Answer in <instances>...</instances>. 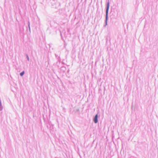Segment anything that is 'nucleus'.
<instances>
[{
  "label": "nucleus",
  "mask_w": 158,
  "mask_h": 158,
  "mask_svg": "<svg viewBox=\"0 0 158 158\" xmlns=\"http://www.w3.org/2000/svg\"><path fill=\"white\" fill-rule=\"evenodd\" d=\"M109 2H108L107 4V8L106 9V19H107L108 18V12L109 9Z\"/></svg>",
  "instance_id": "nucleus-1"
},
{
  "label": "nucleus",
  "mask_w": 158,
  "mask_h": 158,
  "mask_svg": "<svg viewBox=\"0 0 158 158\" xmlns=\"http://www.w3.org/2000/svg\"><path fill=\"white\" fill-rule=\"evenodd\" d=\"M24 71L22 72L21 73H20V75L21 76H23V75L24 74Z\"/></svg>",
  "instance_id": "nucleus-3"
},
{
  "label": "nucleus",
  "mask_w": 158,
  "mask_h": 158,
  "mask_svg": "<svg viewBox=\"0 0 158 158\" xmlns=\"http://www.w3.org/2000/svg\"><path fill=\"white\" fill-rule=\"evenodd\" d=\"M98 115L97 114L94 117V122L95 123H97L98 122Z\"/></svg>",
  "instance_id": "nucleus-2"
}]
</instances>
